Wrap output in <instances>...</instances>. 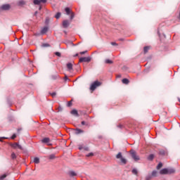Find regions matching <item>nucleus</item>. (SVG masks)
Masks as SVG:
<instances>
[{
	"label": "nucleus",
	"instance_id": "1",
	"mask_svg": "<svg viewBox=\"0 0 180 180\" xmlns=\"http://www.w3.org/2000/svg\"><path fill=\"white\" fill-rule=\"evenodd\" d=\"M174 172H175L174 169H162L160 170V174L161 175H165L167 174H174Z\"/></svg>",
	"mask_w": 180,
	"mask_h": 180
},
{
	"label": "nucleus",
	"instance_id": "2",
	"mask_svg": "<svg viewBox=\"0 0 180 180\" xmlns=\"http://www.w3.org/2000/svg\"><path fill=\"white\" fill-rule=\"evenodd\" d=\"M116 158L117 160H120L121 162L124 164V165H126V164H127V160L123 158V155H122V153H118V154L116 155Z\"/></svg>",
	"mask_w": 180,
	"mask_h": 180
},
{
	"label": "nucleus",
	"instance_id": "3",
	"mask_svg": "<svg viewBox=\"0 0 180 180\" xmlns=\"http://www.w3.org/2000/svg\"><path fill=\"white\" fill-rule=\"evenodd\" d=\"M102 85V83L98 81H95L93 84H91V86L90 87L91 91H95L98 86H101Z\"/></svg>",
	"mask_w": 180,
	"mask_h": 180
},
{
	"label": "nucleus",
	"instance_id": "4",
	"mask_svg": "<svg viewBox=\"0 0 180 180\" xmlns=\"http://www.w3.org/2000/svg\"><path fill=\"white\" fill-rule=\"evenodd\" d=\"M65 11L66 12V15H70V20H72L75 16L74 12H72L68 7L65 8Z\"/></svg>",
	"mask_w": 180,
	"mask_h": 180
},
{
	"label": "nucleus",
	"instance_id": "5",
	"mask_svg": "<svg viewBox=\"0 0 180 180\" xmlns=\"http://www.w3.org/2000/svg\"><path fill=\"white\" fill-rule=\"evenodd\" d=\"M130 153H131V158H133V160H134V161H139L140 157L137 155V153H136V151H134V150H131Z\"/></svg>",
	"mask_w": 180,
	"mask_h": 180
},
{
	"label": "nucleus",
	"instance_id": "6",
	"mask_svg": "<svg viewBox=\"0 0 180 180\" xmlns=\"http://www.w3.org/2000/svg\"><path fill=\"white\" fill-rule=\"evenodd\" d=\"M89 61H91L90 57L80 58L79 60V63H89Z\"/></svg>",
	"mask_w": 180,
	"mask_h": 180
},
{
	"label": "nucleus",
	"instance_id": "7",
	"mask_svg": "<svg viewBox=\"0 0 180 180\" xmlns=\"http://www.w3.org/2000/svg\"><path fill=\"white\" fill-rule=\"evenodd\" d=\"M68 174L70 178H74V176H77L78 174L77 172H74L73 170H70L68 172Z\"/></svg>",
	"mask_w": 180,
	"mask_h": 180
},
{
	"label": "nucleus",
	"instance_id": "8",
	"mask_svg": "<svg viewBox=\"0 0 180 180\" xmlns=\"http://www.w3.org/2000/svg\"><path fill=\"white\" fill-rule=\"evenodd\" d=\"M1 9H3V11H9L11 9V5L4 4L1 6Z\"/></svg>",
	"mask_w": 180,
	"mask_h": 180
},
{
	"label": "nucleus",
	"instance_id": "9",
	"mask_svg": "<svg viewBox=\"0 0 180 180\" xmlns=\"http://www.w3.org/2000/svg\"><path fill=\"white\" fill-rule=\"evenodd\" d=\"M70 26V22L68 20H65L63 22V27L66 29V27H68Z\"/></svg>",
	"mask_w": 180,
	"mask_h": 180
},
{
	"label": "nucleus",
	"instance_id": "10",
	"mask_svg": "<svg viewBox=\"0 0 180 180\" xmlns=\"http://www.w3.org/2000/svg\"><path fill=\"white\" fill-rule=\"evenodd\" d=\"M11 147H13V148H19V150H22V146L19 145L18 143H13Z\"/></svg>",
	"mask_w": 180,
	"mask_h": 180
},
{
	"label": "nucleus",
	"instance_id": "11",
	"mask_svg": "<svg viewBox=\"0 0 180 180\" xmlns=\"http://www.w3.org/2000/svg\"><path fill=\"white\" fill-rule=\"evenodd\" d=\"M48 30H49V27H44L41 30V34H46V33H47Z\"/></svg>",
	"mask_w": 180,
	"mask_h": 180
},
{
	"label": "nucleus",
	"instance_id": "12",
	"mask_svg": "<svg viewBox=\"0 0 180 180\" xmlns=\"http://www.w3.org/2000/svg\"><path fill=\"white\" fill-rule=\"evenodd\" d=\"M79 150H84V151H88L89 148L84 145H79Z\"/></svg>",
	"mask_w": 180,
	"mask_h": 180
},
{
	"label": "nucleus",
	"instance_id": "13",
	"mask_svg": "<svg viewBox=\"0 0 180 180\" xmlns=\"http://www.w3.org/2000/svg\"><path fill=\"white\" fill-rule=\"evenodd\" d=\"M66 65L68 71H72V63H67Z\"/></svg>",
	"mask_w": 180,
	"mask_h": 180
},
{
	"label": "nucleus",
	"instance_id": "14",
	"mask_svg": "<svg viewBox=\"0 0 180 180\" xmlns=\"http://www.w3.org/2000/svg\"><path fill=\"white\" fill-rule=\"evenodd\" d=\"M23 5H26V2L23 0H20V1L18 2V6H23Z\"/></svg>",
	"mask_w": 180,
	"mask_h": 180
},
{
	"label": "nucleus",
	"instance_id": "15",
	"mask_svg": "<svg viewBox=\"0 0 180 180\" xmlns=\"http://www.w3.org/2000/svg\"><path fill=\"white\" fill-rule=\"evenodd\" d=\"M41 142H42V143H50V138H44V139L41 140Z\"/></svg>",
	"mask_w": 180,
	"mask_h": 180
},
{
	"label": "nucleus",
	"instance_id": "16",
	"mask_svg": "<svg viewBox=\"0 0 180 180\" xmlns=\"http://www.w3.org/2000/svg\"><path fill=\"white\" fill-rule=\"evenodd\" d=\"M122 84H124L125 85H127V84H129V83L130 82V81L128 79H123L122 80Z\"/></svg>",
	"mask_w": 180,
	"mask_h": 180
},
{
	"label": "nucleus",
	"instance_id": "17",
	"mask_svg": "<svg viewBox=\"0 0 180 180\" xmlns=\"http://www.w3.org/2000/svg\"><path fill=\"white\" fill-rule=\"evenodd\" d=\"M71 114L74 115L75 116H78V111H77V110H72L71 111Z\"/></svg>",
	"mask_w": 180,
	"mask_h": 180
},
{
	"label": "nucleus",
	"instance_id": "18",
	"mask_svg": "<svg viewBox=\"0 0 180 180\" xmlns=\"http://www.w3.org/2000/svg\"><path fill=\"white\" fill-rule=\"evenodd\" d=\"M148 160H149V161H153V160H154V155H149V156L148 157Z\"/></svg>",
	"mask_w": 180,
	"mask_h": 180
},
{
	"label": "nucleus",
	"instance_id": "19",
	"mask_svg": "<svg viewBox=\"0 0 180 180\" xmlns=\"http://www.w3.org/2000/svg\"><path fill=\"white\" fill-rule=\"evenodd\" d=\"M34 164H39L40 162V159H39V158H34Z\"/></svg>",
	"mask_w": 180,
	"mask_h": 180
},
{
	"label": "nucleus",
	"instance_id": "20",
	"mask_svg": "<svg viewBox=\"0 0 180 180\" xmlns=\"http://www.w3.org/2000/svg\"><path fill=\"white\" fill-rule=\"evenodd\" d=\"M76 134H80V133H84V131L82 129H76Z\"/></svg>",
	"mask_w": 180,
	"mask_h": 180
},
{
	"label": "nucleus",
	"instance_id": "21",
	"mask_svg": "<svg viewBox=\"0 0 180 180\" xmlns=\"http://www.w3.org/2000/svg\"><path fill=\"white\" fill-rule=\"evenodd\" d=\"M105 64H113V61H112V60H110V59H106V60H105Z\"/></svg>",
	"mask_w": 180,
	"mask_h": 180
},
{
	"label": "nucleus",
	"instance_id": "22",
	"mask_svg": "<svg viewBox=\"0 0 180 180\" xmlns=\"http://www.w3.org/2000/svg\"><path fill=\"white\" fill-rule=\"evenodd\" d=\"M150 50V47L149 46H145L143 48V51L144 53H148V51Z\"/></svg>",
	"mask_w": 180,
	"mask_h": 180
},
{
	"label": "nucleus",
	"instance_id": "23",
	"mask_svg": "<svg viewBox=\"0 0 180 180\" xmlns=\"http://www.w3.org/2000/svg\"><path fill=\"white\" fill-rule=\"evenodd\" d=\"M61 17V13H57L56 15H55L56 19H60Z\"/></svg>",
	"mask_w": 180,
	"mask_h": 180
},
{
	"label": "nucleus",
	"instance_id": "24",
	"mask_svg": "<svg viewBox=\"0 0 180 180\" xmlns=\"http://www.w3.org/2000/svg\"><path fill=\"white\" fill-rule=\"evenodd\" d=\"M34 5H40V0H34Z\"/></svg>",
	"mask_w": 180,
	"mask_h": 180
},
{
	"label": "nucleus",
	"instance_id": "25",
	"mask_svg": "<svg viewBox=\"0 0 180 180\" xmlns=\"http://www.w3.org/2000/svg\"><path fill=\"white\" fill-rule=\"evenodd\" d=\"M162 168V163L160 162L157 166V169Z\"/></svg>",
	"mask_w": 180,
	"mask_h": 180
},
{
	"label": "nucleus",
	"instance_id": "26",
	"mask_svg": "<svg viewBox=\"0 0 180 180\" xmlns=\"http://www.w3.org/2000/svg\"><path fill=\"white\" fill-rule=\"evenodd\" d=\"M56 158V155L54 154L49 155V160H54Z\"/></svg>",
	"mask_w": 180,
	"mask_h": 180
},
{
	"label": "nucleus",
	"instance_id": "27",
	"mask_svg": "<svg viewBox=\"0 0 180 180\" xmlns=\"http://www.w3.org/2000/svg\"><path fill=\"white\" fill-rule=\"evenodd\" d=\"M132 174H134V175H137V174H139V172H137L136 169H132Z\"/></svg>",
	"mask_w": 180,
	"mask_h": 180
},
{
	"label": "nucleus",
	"instance_id": "28",
	"mask_svg": "<svg viewBox=\"0 0 180 180\" xmlns=\"http://www.w3.org/2000/svg\"><path fill=\"white\" fill-rule=\"evenodd\" d=\"M11 158H12V160H15V158H16V154H15V153H13L11 154Z\"/></svg>",
	"mask_w": 180,
	"mask_h": 180
},
{
	"label": "nucleus",
	"instance_id": "29",
	"mask_svg": "<svg viewBox=\"0 0 180 180\" xmlns=\"http://www.w3.org/2000/svg\"><path fill=\"white\" fill-rule=\"evenodd\" d=\"M5 178H6V174H3L0 176V179L2 180V179H5Z\"/></svg>",
	"mask_w": 180,
	"mask_h": 180
},
{
	"label": "nucleus",
	"instance_id": "30",
	"mask_svg": "<svg viewBox=\"0 0 180 180\" xmlns=\"http://www.w3.org/2000/svg\"><path fill=\"white\" fill-rule=\"evenodd\" d=\"M51 78L52 79H57V78H58V75H52Z\"/></svg>",
	"mask_w": 180,
	"mask_h": 180
},
{
	"label": "nucleus",
	"instance_id": "31",
	"mask_svg": "<svg viewBox=\"0 0 180 180\" xmlns=\"http://www.w3.org/2000/svg\"><path fill=\"white\" fill-rule=\"evenodd\" d=\"M152 176H157V171H153L152 172Z\"/></svg>",
	"mask_w": 180,
	"mask_h": 180
},
{
	"label": "nucleus",
	"instance_id": "32",
	"mask_svg": "<svg viewBox=\"0 0 180 180\" xmlns=\"http://www.w3.org/2000/svg\"><path fill=\"white\" fill-rule=\"evenodd\" d=\"M42 47H50V44H43Z\"/></svg>",
	"mask_w": 180,
	"mask_h": 180
},
{
	"label": "nucleus",
	"instance_id": "33",
	"mask_svg": "<svg viewBox=\"0 0 180 180\" xmlns=\"http://www.w3.org/2000/svg\"><path fill=\"white\" fill-rule=\"evenodd\" d=\"M56 56H57L58 57H61V53L60 52H56L55 53Z\"/></svg>",
	"mask_w": 180,
	"mask_h": 180
},
{
	"label": "nucleus",
	"instance_id": "34",
	"mask_svg": "<svg viewBox=\"0 0 180 180\" xmlns=\"http://www.w3.org/2000/svg\"><path fill=\"white\" fill-rule=\"evenodd\" d=\"M86 157H94V153H90L86 155Z\"/></svg>",
	"mask_w": 180,
	"mask_h": 180
},
{
	"label": "nucleus",
	"instance_id": "35",
	"mask_svg": "<svg viewBox=\"0 0 180 180\" xmlns=\"http://www.w3.org/2000/svg\"><path fill=\"white\" fill-rule=\"evenodd\" d=\"M16 137L15 134H13V136L11 137V140H15V138Z\"/></svg>",
	"mask_w": 180,
	"mask_h": 180
},
{
	"label": "nucleus",
	"instance_id": "36",
	"mask_svg": "<svg viewBox=\"0 0 180 180\" xmlns=\"http://www.w3.org/2000/svg\"><path fill=\"white\" fill-rule=\"evenodd\" d=\"M56 95H57V94L56 92L51 94V96H52V98H54V96H56Z\"/></svg>",
	"mask_w": 180,
	"mask_h": 180
},
{
	"label": "nucleus",
	"instance_id": "37",
	"mask_svg": "<svg viewBox=\"0 0 180 180\" xmlns=\"http://www.w3.org/2000/svg\"><path fill=\"white\" fill-rule=\"evenodd\" d=\"M159 154H160L161 155H164V154H165V151L164 150L160 151Z\"/></svg>",
	"mask_w": 180,
	"mask_h": 180
},
{
	"label": "nucleus",
	"instance_id": "38",
	"mask_svg": "<svg viewBox=\"0 0 180 180\" xmlns=\"http://www.w3.org/2000/svg\"><path fill=\"white\" fill-rule=\"evenodd\" d=\"M40 2L42 4H46L47 2V0H40Z\"/></svg>",
	"mask_w": 180,
	"mask_h": 180
},
{
	"label": "nucleus",
	"instance_id": "39",
	"mask_svg": "<svg viewBox=\"0 0 180 180\" xmlns=\"http://www.w3.org/2000/svg\"><path fill=\"white\" fill-rule=\"evenodd\" d=\"M72 105V102L69 101V102L68 103V106H71Z\"/></svg>",
	"mask_w": 180,
	"mask_h": 180
},
{
	"label": "nucleus",
	"instance_id": "40",
	"mask_svg": "<svg viewBox=\"0 0 180 180\" xmlns=\"http://www.w3.org/2000/svg\"><path fill=\"white\" fill-rule=\"evenodd\" d=\"M112 46H117L116 42H111Z\"/></svg>",
	"mask_w": 180,
	"mask_h": 180
},
{
	"label": "nucleus",
	"instance_id": "41",
	"mask_svg": "<svg viewBox=\"0 0 180 180\" xmlns=\"http://www.w3.org/2000/svg\"><path fill=\"white\" fill-rule=\"evenodd\" d=\"M85 53H86V51L80 52V54H85Z\"/></svg>",
	"mask_w": 180,
	"mask_h": 180
},
{
	"label": "nucleus",
	"instance_id": "42",
	"mask_svg": "<svg viewBox=\"0 0 180 180\" xmlns=\"http://www.w3.org/2000/svg\"><path fill=\"white\" fill-rule=\"evenodd\" d=\"M82 126H85V121H82Z\"/></svg>",
	"mask_w": 180,
	"mask_h": 180
},
{
	"label": "nucleus",
	"instance_id": "43",
	"mask_svg": "<svg viewBox=\"0 0 180 180\" xmlns=\"http://www.w3.org/2000/svg\"><path fill=\"white\" fill-rule=\"evenodd\" d=\"M118 127H120V129H122V127H123V125L120 124V125H118Z\"/></svg>",
	"mask_w": 180,
	"mask_h": 180
},
{
	"label": "nucleus",
	"instance_id": "44",
	"mask_svg": "<svg viewBox=\"0 0 180 180\" xmlns=\"http://www.w3.org/2000/svg\"><path fill=\"white\" fill-rule=\"evenodd\" d=\"M117 77H118V78H121V77H122V75H117Z\"/></svg>",
	"mask_w": 180,
	"mask_h": 180
},
{
	"label": "nucleus",
	"instance_id": "45",
	"mask_svg": "<svg viewBox=\"0 0 180 180\" xmlns=\"http://www.w3.org/2000/svg\"><path fill=\"white\" fill-rule=\"evenodd\" d=\"M2 139H3L4 140L8 139V138H6V137H3Z\"/></svg>",
	"mask_w": 180,
	"mask_h": 180
},
{
	"label": "nucleus",
	"instance_id": "46",
	"mask_svg": "<svg viewBox=\"0 0 180 180\" xmlns=\"http://www.w3.org/2000/svg\"><path fill=\"white\" fill-rule=\"evenodd\" d=\"M78 56V53H77L76 55H75V57H77Z\"/></svg>",
	"mask_w": 180,
	"mask_h": 180
},
{
	"label": "nucleus",
	"instance_id": "47",
	"mask_svg": "<svg viewBox=\"0 0 180 180\" xmlns=\"http://www.w3.org/2000/svg\"><path fill=\"white\" fill-rule=\"evenodd\" d=\"M150 179L149 178H146V180H149Z\"/></svg>",
	"mask_w": 180,
	"mask_h": 180
},
{
	"label": "nucleus",
	"instance_id": "48",
	"mask_svg": "<svg viewBox=\"0 0 180 180\" xmlns=\"http://www.w3.org/2000/svg\"><path fill=\"white\" fill-rule=\"evenodd\" d=\"M0 141H1V140L0 139Z\"/></svg>",
	"mask_w": 180,
	"mask_h": 180
},
{
	"label": "nucleus",
	"instance_id": "49",
	"mask_svg": "<svg viewBox=\"0 0 180 180\" xmlns=\"http://www.w3.org/2000/svg\"><path fill=\"white\" fill-rule=\"evenodd\" d=\"M179 102H180V100H179Z\"/></svg>",
	"mask_w": 180,
	"mask_h": 180
}]
</instances>
